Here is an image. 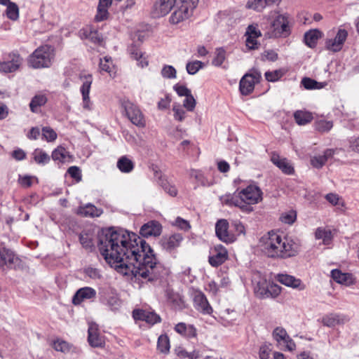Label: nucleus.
<instances>
[{
    "instance_id": "obj_1",
    "label": "nucleus",
    "mask_w": 359,
    "mask_h": 359,
    "mask_svg": "<svg viewBox=\"0 0 359 359\" xmlns=\"http://www.w3.org/2000/svg\"><path fill=\"white\" fill-rule=\"evenodd\" d=\"M97 246L106 262L120 273L149 280L160 276L162 266L153 250L134 233L109 228L99 235Z\"/></svg>"
},
{
    "instance_id": "obj_2",
    "label": "nucleus",
    "mask_w": 359,
    "mask_h": 359,
    "mask_svg": "<svg viewBox=\"0 0 359 359\" xmlns=\"http://www.w3.org/2000/svg\"><path fill=\"white\" fill-rule=\"evenodd\" d=\"M259 246L269 257L286 259L298 255L301 243L298 239L283 237L273 231L261 237Z\"/></svg>"
},
{
    "instance_id": "obj_3",
    "label": "nucleus",
    "mask_w": 359,
    "mask_h": 359,
    "mask_svg": "<svg viewBox=\"0 0 359 359\" xmlns=\"http://www.w3.org/2000/svg\"><path fill=\"white\" fill-rule=\"evenodd\" d=\"M262 191L255 184H250L245 188L236 191L233 194H226L220 196L222 204L228 206L239 208L244 212H251L253 210L252 205L259 203L262 201Z\"/></svg>"
},
{
    "instance_id": "obj_4",
    "label": "nucleus",
    "mask_w": 359,
    "mask_h": 359,
    "mask_svg": "<svg viewBox=\"0 0 359 359\" xmlns=\"http://www.w3.org/2000/svg\"><path fill=\"white\" fill-rule=\"evenodd\" d=\"M259 26L269 38L286 37L290 34L289 15L277 11H272L264 15Z\"/></svg>"
},
{
    "instance_id": "obj_5",
    "label": "nucleus",
    "mask_w": 359,
    "mask_h": 359,
    "mask_svg": "<svg viewBox=\"0 0 359 359\" xmlns=\"http://www.w3.org/2000/svg\"><path fill=\"white\" fill-rule=\"evenodd\" d=\"M199 0H179L175 11L170 17V22L177 25L188 20L192 16Z\"/></svg>"
},
{
    "instance_id": "obj_6",
    "label": "nucleus",
    "mask_w": 359,
    "mask_h": 359,
    "mask_svg": "<svg viewBox=\"0 0 359 359\" xmlns=\"http://www.w3.org/2000/svg\"><path fill=\"white\" fill-rule=\"evenodd\" d=\"M54 55V49L50 46H41L29 56V63L36 69L48 67L52 63Z\"/></svg>"
},
{
    "instance_id": "obj_7",
    "label": "nucleus",
    "mask_w": 359,
    "mask_h": 359,
    "mask_svg": "<svg viewBox=\"0 0 359 359\" xmlns=\"http://www.w3.org/2000/svg\"><path fill=\"white\" fill-rule=\"evenodd\" d=\"M261 77V73L255 69L251 73L245 74L239 83L241 93L243 95L250 94L255 88V83L259 82Z\"/></svg>"
},
{
    "instance_id": "obj_8",
    "label": "nucleus",
    "mask_w": 359,
    "mask_h": 359,
    "mask_svg": "<svg viewBox=\"0 0 359 359\" xmlns=\"http://www.w3.org/2000/svg\"><path fill=\"white\" fill-rule=\"evenodd\" d=\"M126 115L130 121L135 126L140 128L145 126V120L140 109L133 103L129 101H125L123 103Z\"/></svg>"
},
{
    "instance_id": "obj_9",
    "label": "nucleus",
    "mask_w": 359,
    "mask_h": 359,
    "mask_svg": "<svg viewBox=\"0 0 359 359\" xmlns=\"http://www.w3.org/2000/svg\"><path fill=\"white\" fill-rule=\"evenodd\" d=\"M80 79L82 81V86L80 91L83 98V108L86 110L92 109V102L90 101L89 93L93 83V76L90 74H83L80 75Z\"/></svg>"
},
{
    "instance_id": "obj_10",
    "label": "nucleus",
    "mask_w": 359,
    "mask_h": 359,
    "mask_svg": "<svg viewBox=\"0 0 359 359\" xmlns=\"http://www.w3.org/2000/svg\"><path fill=\"white\" fill-rule=\"evenodd\" d=\"M348 37V32L345 29H338L334 38L327 39L325 41V47L332 52L341 50Z\"/></svg>"
},
{
    "instance_id": "obj_11",
    "label": "nucleus",
    "mask_w": 359,
    "mask_h": 359,
    "mask_svg": "<svg viewBox=\"0 0 359 359\" xmlns=\"http://www.w3.org/2000/svg\"><path fill=\"white\" fill-rule=\"evenodd\" d=\"M101 302L113 311H118L122 305L118 294L113 288L106 289L103 292Z\"/></svg>"
},
{
    "instance_id": "obj_12",
    "label": "nucleus",
    "mask_w": 359,
    "mask_h": 359,
    "mask_svg": "<svg viewBox=\"0 0 359 359\" xmlns=\"http://www.w3.org/2000/svg\"><path fill=\"white\" fill-rule=\"evenodd\" d=\"M273 338L279 345L284 344L285 349L288 351H293L296 349L295 342L288 335L287 331L281 327L275 328L272 333Z\"/></svg>"
},
{
    "instance_id": "obj_13",
    "label": "nucleus",
    "mask_w": 359,
    "mask_h": 359,
    "mask_svg": "<svg viewBox=\"0 0 359 359\" xmlns=\"http://www.w3.org/2000/svg\"><path fill=\"white\" fill-rule=\"evenodd\" d=\"M229 223L226 219H219L215 225V233L218 238L226 243H231L236 236L229 231Z\"/></svg>"
},
{
    "instance_id": "obj_14",
    "label": "nucleus",
    "mask_w": 359,
    "mask_h": 359,
    "mask_svg": "<svg viewBox=\"0 0 359 359\" xmlns=\"http://www.w3.org/2000/svg\"><path fill=\"white\" fill-rule=\"evenodd\" d=\"M193 301L194 308L203 314H211L212 308L210 305L205 295L199 290L193 293Z\"/></svg>"
},
{
    "instance_id": "obj_15",
    "label": "nucleus",
    "mask_w": 359,
    "mask_h": 359,
    "mask_svg": "<svg viewBox=\"0 0 359 359\" xmlns=\"http://www.w3.org/2000/svg\"><path fill=\"white\" fill-rule=\"evenodd\" d=\"M228 257L227 250L222 245H217L212 249L208 261L212 266L217 267L224 263Z\"/></svg>"
},
{
    "instance_id": "obj_16",
    "label": "nucleus",
    "mask_w": 359,
    "mask_h": 359,
    "mask_svg": "<svg viewBox=\"0 0 359 359\" xmlns=\"http://www.w3.org/2000/svg\"><path fill=\"white\" fill-rule=\"evenodd\" d=\"M88 333V341L92 347H103L104 346V338L100 334L97 324L89 323Z\"/></svg>"
},
{
    "instance_id": "obj_17",
    "label": "nucleus",
    "mask_w": 359,
    "mask_h": 359,
    "mask_svg": "<svg viewBox=\"0 0 359 359\" xmlns=\"http://www.w3.org/2000/svg\"><path fill=\"white\" fill-rule=\"evenodd\" d=\"M22 61L18 54H10L8 60L0 62V71L5 73L14 72L19 69Z\"/></svg>"
},
{
    "instance_id": "obj_18",
    "label": "nucleus",
    "mask_w": 359,
    "mask_h": 359,
    "mask_svg": "<svg viewBox=\"0 0 359 359\" xmlns=\"http://www.w3.org/2000/svg\"><path fill=\"white\" fill-rule=\"evenodd\" d=\"M276 278L281 284L293 289L303 290L306 287L305 285L299 278H297L291 275L279 273L276 276Z\"/></svg>"
},
{
    "instance_id": "obj_19",
    "label": "nucleus",
    "mask_w": 359,
    "mask_h": 359,
    "mask_svg": "<svg viewBox=\"0 0 359 359\" xmlns=\"http://www.w3.org/2000/svg\"><path fill=\"white\" fill-rule=\"evenodd\" d=\"M183 241V236L180 233H173L165 236L161 238V243L163 248L168 252H172L178 248Z\"/></svg>"
},
{
    "instance_id": "obj_20",
    "label": "nucleus",
    "mask_w": 359,
    "mask_h": 359,
    "mask_svg": "<svg viewBox=\"0 0 359 359\" xmlns=\"http://www.w3.org/2000/svg\"><path fill=\"white\" fill-rule=\"evenodd\" d=\"M133 317L135 320H143L154 325L161 320V318L156 313L143 309H135L133 311Z\"/></svg>"
},
{
    "instance_id": "obj_21",
    "label": "nucleus",
    "mask_w": 359,
    "mask_h": 359,
    "mask_svg": "<svg viewBox=\"0 0 359 359\" xmlns=\"http://www.w3.org/2000/svg\"><path fill=\"white\" fill-rule=\"evenodd\" d=\"M96 297V291L90 287H84L79 289L72 298L74 305H79L85 300L92 299Z\"/></svg>"
},
{
    "instance_id": "obj_22",
    "label": "nucleus",
    "mask_w": 359,
    "mask_h": 359,
    "mask_svg": "<svg viewBox=\"0 0 359 359\" xmlns=\"http://www.w3.org/2000/svg\"><path fill=\"white\" fill-rule=\"evenodd\" d=\"M271 162L286 175H292L294 172V168L291 163L285 158H282L276 152L271 155Z\"/></svg>"
},
{
    "instance_id": "obj_23",
    "label": "nucleus",
    "mask_w": 359,
    "mask_h": 359,
    "mask_svg": "<svg viewBox=\"0 0 359 359\" xmlns=\"http://www.w3.org/2000/svg\"><path fill=\"white\" fill-rule=\"evenodd\" d=\"M79 35L81 39H87L95 44L102 45L103 41L98 32L90 26L80 29Z\"/></svg>"
},
{
    "instance_id": "obj_24",
    "label": "nucleus",
    "mask_w": 359,
    "mask_h": 359,
    "mask_svg": "<svg viewBox=\"0 0 359 359\" xmlns=\"http://www.w3.org/2000/svg\"><path fill=\"white\" fill-rule=\"evenodd\" d=\"M162 231L161 224L156 221H150L144 224L140 229V233L142 236L148 238L150 236H158Z\"/></svg>"
},
{
    "instance_id": "obj_25",
    "label": "nucleus",
    "mask_w": 359,
    "mask_h": 359,
    "mask_svg": "<svg viewBox=\"0 0 359 359\" xmlns=\"http://www.w3.org/2000/svg\"><path fill=\"white\" fill-rule=\"evenodd\" d=\"M174 330L177 333L187 339H193L197 337V330L193 325L179 323L175 326Z\"/></svg>"
},
{
    "instance_id": "obj_26",
    "label": "nucleus",
    "mask_w": 359,
    "mask_h": 359,
    "mask_svg": "<svg viewBox=\"0 0 359 359\" xmlns=\"http://www.w3.org/2000/svg\"><path fill=\"white\" fill-rule=\"evenodd\" d=\"M348 320L345 316L339 313H329L324 316L322 318L323 325L332 327L337 325L344 324Z\"/></svg>"
},
{
    "instance_id": "obj_27",
    "label": "nucleus",
    "mask_w": 359,
    "mask_h": 359,
    "mask_svg": "<svg viewBox=\"0 0 359 359\" xmlns=\"http://www.w3.org/2000/svg\"><path fill=\"white\" fill-rule=\"evenodd\" d=\"M177 0H158L154 4L157 16L167 15L176 4Z\"/></svg>"
},
{
    "instance_id": "obj_28",
    "label": "nucleus",
    "mask_w": 359,
    "mask_h": 359,
    "mask_svg": "<svg viewBox=\"0 0 359 359\" xmlns=\"http://www.w3.org/2000/svg\"><path fill=\"white\" fill-rule=\"evenodd\" d=\"M334 154V149H327L323 155L313 156L311 158V164L316 168H321L329 159L333 157Z\"/></svg>"
},
{
    "instance_id": "obj_29",
    "label": "nucleus",
    "mask_w": 359,
    "mask_h": 359,
    "mask_svg": "<svg viewBox=\"0 0 359 359\" xmlns=\"http://www.w3.org/2000/svg\"><path fill=\"white\" fill-rule=\"evenodd\" d=\"M112 1L113 0H99L97 14L95 16V20L97 22L103 21L108 18V9L111 6Z\"/></svg>"
},
{
    "instance_id": "obj_30",
    "label": "nucleus",
    "mask_w": 359,
    "mask_h": 359,
    "mask_svg": "<svg viewBox=\"0 0 359 359\" xmlns=\"http://www.w3.org/2000/svg\"><path fill=\"white\" fill-rule=\"evenodd\" d=\"M331 276L337 283L346 285H350L354 282L352 274L348 273H342L339 269L332 270Z\"/></svg>"
},
{
    "instance_id": "obj_31",
    "label": "nucleus",
    "mask_w": 359,
    "mask_h": 359,
    "mask_svg": "<svg viewBox=\"0 0 359 359\" xmlns=\"http://www.w3.org/2000/svg\"><path fill=\"white\" fill-rule=\"evenodd\" d=\"M103 211L91 203H88L78 208L77 213L84 217H100Z\"/></svg>"
},
{
    "instance_id": "obj_32",
    "label": "nucleus",
    "mask_w": 359,
    "mask_h": 359,
    "mask_svg": "<svg viewBox=\"0 0 359 359\" xmlns=\"http://www.w3.org/2000/svg\"><path fill=\"white\" fill-rule=\"evenodd\" d=\"M48 101L47 96L43 93H38L35 95L30 103L29 108L32 112L38 113L40 111V108L44 106Z\"/></svg>"
},
{
    "instance_id": "obj_33",
    "label": "nucleus",
    "mask_w": 359,
    "mask_h": 359,
    "mask_svg": "<svg viewBox=\"0 0 359 359\" xmlns=\"http://www.w3.org/2000/svg\"><path fill=\"white\" fill-rule=\"evenodd\" d=\"M165 296L168 301L171 303L173 306L176 309H182L184 306V302L181 295L174 292L170 288H167L165 290Z\"/></svg>"
},
{
    "instance_id": "obj_34",
    "label": "nucleus",
    "mask_w": 359,
    "mask_h": 359,
    "mask_svg": "<svg viewBox=\"0 0 359 359\" xmlns=\"http://www.w3.org/2000/svg\"><path fill=\"white\" fill-rule=\"evenodd\" d=\"M18 259L15 255L6 248L0 249V267L4 265H11Z\"/></svg>"
},
{
    "instance_id": "obj_35",
    "label": "nucleus",
    "mask_w": 359,
    "mask_h": 359,
    "mask_svg": "<svg viewBox=\"0 0 359 359\" xmlns=\"http://www.w3.org/2000/svg\"><path fill=\"white\" fill-rule=\"evenodd\" d=\"M322 36V33L318 29L310 30L304 34V41L306 46L314 48L318 40Z\"/></svg>"
},
{
    "instance_id": "obj_36",
    "label": "nucleus",
    "mask_w": 359,
    "mask_h": 359,
    "mask_svg": "<svg viewBox=\"0 0 359 359\" xmlns=\"http://www.w3.org/2000/svg\"><path fill=\"white\" fill-rule=\"evenodd\" d=\"M315 237L318 240H322L324 245H329L333 236L331 230L319 227L316 230Z\"/></svg>"
},
{
    "instance_id": "obj_37",
    "label": "nucleus",
    "mask_w": 359,
    "mask_h": 359,
    "mask_svg": "<svg viewBox=\"0 0 359 359\" xmlns=\"http://www.w3.org/2000/svg\"><path fill=\"white\" fill-rule=\"evenodd\" d=\"M117 168L122 172L128 173L134 169L133 162L126 156H121L117 161Z\"/></svg>"
},
{
    "instance_id": "obj_38",
    "label": "nucleus",
    "mask_w": 359,
    "mask_h": 359,
    "mask_svg": "<svg viewBox=\"0 0 359 359\" xmlns=\"http://www.w3.org/2000/svg\"><path fill=\"white\" fill-rule=\"evenodd\" d=\"M294 118L298 125L304 126L312 121L313 116L309 111L299 110L294 114Z\"/></svg>"
},
{
    "instance_id": "obj_39",
    "label": "nucleus",
    "mask_w": 359,
    "mask_h": 359,
    "mask_svg": "<svg viewBox=\"0 0 359 359\" xmlns=\"http://www.w3.org/2000/svg\"><path fill=\"white\" fill-rule=\"evenodd\" d=\"M170 348L169 337L167 334H161L158 337L157 341V349L159 352L167 354Z\"/></svg>"
},
{
    "instance_id": "obj_40",
    "label": "nucleus",
    "mask_w": 359,
    "mask_h": 359,
    "mask_svg": "<svg viewBox=\"0 0 359 359\" xmlns=\"http://www.w3.org/2000/svg\"><path fill=\"white\" fill-rule=\"evenodd\" d=\"M269 283L264 278H261L258 281L255 283V292L256 295L263 299L264 294H266V291L268 287Z\"/></svg>"
},
{
    "instance_id": "obj_41",
    "label": "nucleus",
    "mask_w": 359,
    "mask_h": 359,
    "mask_svg": "<svg viewBox=\"0 0 359 359\" xmlns=\"http://www.w3.org/2000/svg\"><path fill=\"white\" fill-rule=\"evenodd\" d=\"M190 176L194 178L197 182L204 187H210L212 184V182H210L203 174L201 170H191Z\"/></svg>"
},
{
    "instance_id": "obj_42",
    "label": "nucleus",
    "mask_w": 359,
    "mask_h": 359,
    "mask_svg": "<svg viewBox=\"0 0 359 359\" xmlns=\"http://www.w3.org/2000/svg\"><path fill=\"white\" fill-rule=\"evenodd\" d=\"M52 158L53 161L64 162L67 158L70 157L69 153L62 147H58L52 152Z\"/></svg>"
},
{
    "instance_id": "obj_43",
    "label": "nucleus",
    "mask_w": 359,
    "mask_h": 359,
    "mask_svg": "<svg viewBox=\"0 0 359 359\" xmlns=\"http://www.w3.org/2000/svg\"><path fill=\"white\" fill-rule=\"evenodd\" d=\"M100 68L101 71L106 72L111 76L112 73L114 72V65L113 64L111 57L109 56H105L100 59Z\"/></svg>"
},
{
    "instance_id": "obj_44",
    "label": "nucleus",
    "mask_w": 359,
    "mask_h": 359,
    "mask_svg": "<svg viewBox=\"0 0 359 359\" xmlns=\"http://www.w3.org/2000/svg\"><path fill=\"white\" fill-rule=\"evenodd\" d=\"M226 50L224 48H216L214 58L212 60V65L220 67L226 60Z\"/></svg>"
},
{
    "instance_id": "obj_45",
    "label": "nucleus",
    "mask_w": 359,
    "mask_h": 359,
    "mask_svg": "<svg viewBox=\"0 0 359 359\" xmlns=\"http://www.w3.org/2000/svg\"><path fill=\"white\" fill-rule=\"evenodd\" d=\"M32 156L36 163L39 164H46L50 161L48 154L41 149H35L32 153Z\"/></svg>"
},
{
    "instance_id": "obj_46",
    "label": "nucleus",
    "mask_w": 359,
    "mask_h": 359,
    "mask_svg": "<svg viewBox=\"0 0 359 359\" xmlns=\"http://www.w3.org/2000/svg\"><path fill=\"white\" fill-rule=\"evenodd\" d=\"M281 292V287L279 286L278 284L274 283L273 282L269 283L266 294H264V297L263 299L266 298H276L277 297Z\"/></svg>"
},
{
    "instance_id": "obj_47",
    "label": "nucleus",
    "mask_w": 359,
    "mask_h": 359,
    "mask_svg": "<svg viewBox=\"0 0 359 359\" xmlns=\"http://www.w3.org/2000/svg\"><path fill=\"white\" fill-rule=\"evenodd\" d=\"M325 198L332 205L337 206L339 208H344L345 205L344 200L337 194L329 193L325 196Z\"/></svg>"
},
{
    "instance_id": "obj_48",
    "label": "nucleus",
    "mask_w": 359,
    "mask_h": 359,
    "mask_svg": "<svg viewBox=\"0 0 359 359\" xmlns=\"http://www.w3.org/2000/svg\"><path fill=\"white\" fill-rule=\"evenodd\" d=\"M205 65L203 62L199 60L189 61L187 63L186 69L189 74L194 75L200 69L204 67Z\"/></svg>"
},
{
    "instance_id": "obj_49",
    "label": "nucleus",
    "mask_w": 359,
    "mask_h": 359,
    "mask_svg": "<svg viewBox=\"0 0 359 359\" xmlns=\"http://www.w3.org/2000/svg\"><path fill=\"white\" fill-rule=\"evenodd\" d=\"M18 184L23 188H29L30 187L34 182H38V180L35 176L32 175H19L18 177Z\"/></svg>"
},
{
    "instance_id": "obj_50",
    "label": "nucleus",
    "mask_w": 359,
    "mask_h": 359,
    "mask_svg": "<svg viewBox=\"0 0 359 359\" xmlns=\"http://www.w3.org/2000/svg\"><path fill=\"white\" fill-rule=\"evenodd\" d=\"M247 8L257 11H263L268 6L266 0H249L247 3Z\"/></svg>"
},
{
    "instance_id": "obj_51",
    "label": "nucleus",
    "mask_w": 359,
    "mask_h": 359,
    "mask_svg": "<svg viewBox=\"0 0 359 359\" xmlns=\"http://www.w3.org/2000/svg\"><path fill=\"white\" fill-rule=\"evenodd\" d=\"M333 127V123L330 121L320 120L316 122V129L321 133L330 131Z\"/></svg>"
},
{
    "instance_id": "obj_52",
    "label": "nucleus",
    "mask_w": 359,
    "mask_h": 359,
    "mask_svg": "<svg viewBox=\"0 0 359 359\" xmlns=\"http://www.w3.org/2000/svg\"><path fill=\"white\" fill-rule=\"evenodd\" d=\"M6 15L13 20H15L19 17V8L16 4H9L6 7Z\"/></svg>"
},
{
    "instance_id": "obj_53",
    "label": "nucleus",
    "mask_w": 359,
    "mask_h": 359,
    "mask_svg": "<svg viewBox=\"0 0 359 359\" xmlns=\"http://www.w3.org/2000/svg\"><path fill=\"white\" fill-rule=\"evenodd\" d=\"M172 111L174 112V118L178 121H182L185 118L186 112L184 107L178 103H175L172 106Z\"/></svg>"
},
{
    "instance_id": "obj_54",
    "label": "nucleus",
    "mask_w": 359,
    "mask_h": 359,
    "mask_svg": "<svg viewBox=\"0 0 359 359\" xmlns=\"http://www.w3.org/2000/svg\"><path fill=\"white\" fill-rule=\"evenodd\" d=\"M301 83L307 90L320 89L323 87L320 83L308 77L304 78Z\"/></svg>"
},
{
    "instance_id": "obj_55",
    "label": "nucleus",
    "mask_w": 359,
    "mask_h": 359,
    "mask_svg": "<svg viewBox=\"0 0 359 359\" xmlns=\"http://www.w3.org/2000/svg\"><path fill=\"white\" fill-rule=\"evenodd\" d=\"M161 76L165 79H175L177 76L176 69L172 65H165L161 69Z\"/></svg>"
},
{
    "instance_id": "obj_56",
    "label": "nucleus",
    "mask_w": 359,
    "mask_h": 359,
    "mask_svg": "<svg viewBox=\"0 0 359 359\" xmlns=\"http://www.w3.org/2000/svg\"><path fill=\"white\" fill-rule=\"evenodd\" d=\"M42 137L47 142H53L57 139V133L55 131L50 127H43L41 130Z\"/></svg>"
},
{
    "instance_id": "obj_57",
    "label": "nucleus",
    "mask_w": 359,
    "mask_h": 359,
    "mask_svg": "<svg viewBox=\"0 0 359 359\" xmlns=\"http://www.w3.org/2000/svg\"><path fill=\"white\" fill-rule=\"evenodd\" d=\"M297 219V213L294 210H290L285 212H283L280 219L282 222L287 224H292Z\"/></svg>"
},
{
    "instance_id": "obj_58",
    "label": "nucleus",
    "mask_w": 359,
    "mask_h": 359,
    "mask_svg": "<svg viewBox=\"0 0 359 359\" xmlns=\"http://www.w3.org/2000/svg\"><path fill=\"white\" fill-rule=\"evenodd\" d=\"M53 347L55 351L63 353L68 352L70 349V346L67 341L59 339L53 341Z\"/></svg>"
},
{
    "instance_id": "obj_59",
    "label": "nucleus",
    "mask_w": 359,
    "mask_h": 359,
    "mask_svg": "<svg viewBox=\"0 0 359 359\" xmlns=\"http://www.w3.org/2000/svg\"><path fill=\"white\" fill-rule=\"evenodd\" d=\"M283 76V72L280 69L266 72L265 73V78L268 81L275 82L279 80Z\"/></svg>"
},
{
    "instance_id": "obj_60",
    "label": "nucleus",
    "mask_w": 359,
    "mask_h": 359,
    "mask_svg": "<svg viewBox=\"0 0 359 359\" xmlns=\"http://www.w3.org/2000/svg\"><path fill=\"white\" fill-rule=\"evenodd\" d=\"M196 104V100L191 93L189 95L185 97V99L183 101V107L186 108L188 111H192L195 109Z\"/></svg>"
},
{
    "instance_id": "obj_61",
    "label": "nucleus",
    "mask_w": 359,
    "mask_h": 359,
    "mask_svg": "<svg viewBox=\"0 0 359 359\" xmlns=\"http://www.w3.org/2000/svg\"><path fill=\"white\" fill-rule=\"evenodd\" d=\"M271 346L270 344H264L260 346L259 350V357L260 359L269 358L271 352Z\"/></svg>"
},
{
    "instance_id": "obj_62",
    "label": "nucleus",
    "mask_w": 359,
    "mask_h": 359,
    "mask_svg": "<svg viewBox=\"0 0 359 359\" xmlns=\"http://www.w3.org/2000/svg\"><path fill=\"white\" fill-rule=\"evenodd\" d=\"M67 172L76 182H80L82 178L81 169L77 166H71L68 168Z\"/></svg>"
},
{
    "instance_id": "obj_63",
    "label": "nucleus",
    "mask_w": 359,
    "mask_h": 359,
    "mask_svg": "<svg viewBox=\"0 0 359 359\" xmlns=\"http://www.w3.org/2000/svg\"><path fill=\"white\" fill-rule=\"evenodd\" d=\"M245 36H251L255 38H258L262 36L261 31L258 29L257 25H250L248 27Z\"/></svg>"
},
{
    "instance_id": "obj_64",
    "label": "nucleus",
    "mask_w": 359,
    "mask_h": 359,
    "mask_svg": "<svg viewBox=\"0 0 359 359\" xmlns=\"http://www.w3.org/2000/svg\"><path fill=\"white\" fill-rule=\"evenodd\" d=\"M161 186L163 189L165 190V192H167L168 194H170L171 196H175L177 194V190L176 187L170 184L167 181H161Z\"/></svg>"
}]
</instances>
